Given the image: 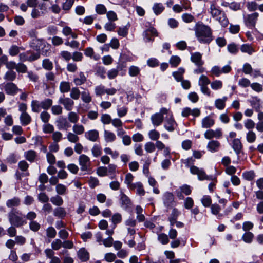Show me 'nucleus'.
<instances>
[{"instance_id": "obj_60", "label": "nucleus", "mask_w": 263, "mask_h": 263, "mask_svg": "<svg viewBox=\"0 0 263 263\" xmlns=\"http://www.w3.org/2000/svg\"><path fill=\"white\" fill-rule=\"evenodd\" d=\"M201 202L204 207H209L212 205V199L209 195H204L201 199Z\"/></svg>"}, {"instance_id": "obj_11", "label": "nucleus", "mask_w": 263, "mask_h": 263, "mask_svg": "<svg viewBox=\"0 0 263 263\" xmlns=\"http://www.w3.org/2000/svg\"><path fill=\"white\" fill-rule=\"evenodd\" d=\"M55 124L59 130H67L71 126L67 119L63 116H60L56 120Z\"/></svg>"}, {"instance_id": "obj_38", "label": "nucleus", "mask_w": 263, "mask_h": 263, "mask_svg": "<svg viewBox=\"0 0 263 263\" xmlns=\"http://www.w3.org/2000/svg\"><path fill=\"white\" fill-rule=\"evenodd\" d=\"M24 156L28 161L32 162L35 160L36 155L34 151L29 150L25 152Z\"/></svg>"}, {"instance_id": "obj_3", "label": "nucleus", "mask_w": 263, "mask_h": 263, "mask_svg": "<svg viewBox=\"0 0 263 263\" xmlns=\"http://www.w3.org/2000/svg\"><path fill=\"white\" fill-rule=\"evenodd\" d=\"M8 217L10 224L16 227H20L26 223L24 216L17 210H11L8 213Z\"/></svg>"}, {"instance_id": "obj_42", "label": "nucleus", "mask_w": 263, "mask_h": 263, "mask_svg": "<svg viewBox=\"0 0 263 263\" xmlns=\"http://www.w3.org/2000/svg\"><path fill=\"white\" fill-rule=\"evenodd\" d=\"M134 176L130 173H127L125 176L124 183L127 185V187L130 190L133 186V181L134 180Z\"/></svg>"}, {"instance_id": "obj_35", "label": "nucleus", "mask_w": 263, "mask_h": 263, "mask_svg": "<svg viewBox=\"0 0 263 263\" xmlns=\"http://www.w3.org/2000/svg\"><path fill=\"white\" fill-rule=\"evenodd\" d=\"M70 85L69 82L62 81L59 86V89L61 93L68 92L70 90Z\"/></svg>"}, {"instance_id": "obj_56", "label": "nucleus", "mask_w": 263, "mask_h": 263, "mask_svg": "<svg viewBox=\"0 0 263 263\" xmlns=\"http://www.w3.org/2000/svg\"><path fill=\"white\" fill-rule=\"evenodd\" d=\"M67 139L70 142L77 143L79 140V138L74 133L68 132L67 134Z\"/></svg>"}, {"instance_id": "obj_28", "label": "nucleus", "mask_w": 263, "mask_h": 263, "mask_svg": "<svg viewBox=\"0 0 263 263\" xmlns=\"http://www.w3.org/2000/svg\"><path fill=\"white\" fill-rule=\"evenodd\" d=\"M122 69L120 65H118L116 68H112L108 70L107 72V78L109 80L115 79L119 73V71Z\"/></svg>"}, {"instance_id": "obj_7", "label": "nucleus", "mask_w": 263, "mask_h": 263, "mask_svg": "<svg viewBox=\"0 0 263 263\" xmlns=\"http://www.w3.org/2000/svg\"><path fill=\"white\" fill-rule=\"evenodd\" d=\"M168 112V109L164 107L161 108L159 112L156 113L151 116V119L152 124L155 126L161 125L164 120V116Z\"/></svg>"}, {"instance_id": "obj_15", "label": "nucleus", "mask_w": 263, "mask_h": 263, "mask_svg": "<svg viewBox=\"0 0 263 263\" xmlns=\"http://www.w3.org/2000/svg\"><path fill=\"white\" fill-rule=\"evenodd\" d=\"M162 200L165 207H171L174 202V195L171 192H166L163 195Z\"/></svg>"}, {"instance_id": "obj_47", "label": "nucleus", "mask_w": 263, "mask_h": 263, "mask_svg": "<svg viewBox=\"0 0 263 263\" xmlns=\"http://www.w3.org/2000/svg\"><path fill=\"white\" fill-rule=\"evenodd\" d=\"M180 62L181 59L177 55H172L169 60V63L172 67H177Z\"/></svg>"}, {"instance_id": "obj_57", "label": "nucleus", "mask_w": 263, "mask_h": 263, "mask_svg": "<svg viewBox=\"0 0 263 263\" xmlns=\"http://www.w3.org/2000/svg\"><path fill=\"white\" fill-rule=\"evenodd\" d=\"M68 119L70 122L76 123L79 120V117L76 112L71 111L68 114Z\"/></svg>"}, {"instance_id": "obj_10", "label": "nucleus", "mask_w": 263, "mask_h": 263, "mask_svg": "<svg viewBox=\"0 0 263 263\" xmlns=\"http://www.w3.org/2000/svg\"><path fill=\"white\" fill-rule=\"evenodd\" d=\"M142 35L145 42H152L154 41L153 37L157 36V32L155 28L151 27L143 32Z\"/></svg>"}, {"instance_id": "obj_46", "label": "nucleus", "mask_w": 263, "mask_h": 263, "mask_svg": "<svg viewBox=\"0 0 263 263\" xmlns=\"http://www.w3.org/2000/svg\"><path fill=\"white\" fill-rule=\"evenodd\" d=\"M253 237L254 234L252 232H246L243 234L242 236V239L246 243H250L252 242Z\"/></svg>"}, {"instance_id": "obj_62", "label": "nucleus", "mask_w": 263, "mask_h": 263, "mask_svg": "<svg viewBox=\"0 0 263 263\" xmlns=\"http://www.w3.org/2000/svg\"><path fill=\"white\" fill-rule=\"evenodd\" d=\"M255 125V122L250 119H247L244 121V126L249 130H252Z\"/></svg>"}, {"instance_id": "obj_52", "label": "nucleus", "mask_w": 263, "mask_h": 263, "mask_svg": "<svg viewBox=\"0 0 263 263\" xmlns=\"http://www.w3.org/2000/svg\"><path fill=\"white\" fill-rule=\"evenodd\" d=\"M148 136L151 140L157 141L160 137V133L155 129H152L149 131Z\"/></svg>"}, {"instance_id": "obj_33", "label": "nucleus", "mask_w": 263, "mask_h": 263, "mask_svg": "<svg viewBox=\"0 0 263 263\" xmlns=\"http://www.w3.org/2000/svg\"><path fill=\"white\" fill-rule=\"evenodd\" d=\"M84 54L86 57L91 58L95 61H97L100 59L99 55L95 54L93 49L91 47H87L84 51Z\"/></svg>"}, {"instance_id": "obj_20", "label": "nucleus", "mask_w": 263, "mask_h": 263, "mask_svg": "<svg viewBox=\"0 0 263 263\" xmlns=\"http://www.w3.org/2000/svg\"><path fill=\"white\" fill-rule=\"evenodd\" d=\"M85 137L89 141L95 142L99 138V132L96 129L90 130L85 133Z\"/></svg>"}, {"instance_id": "obj_18", "label": "nucleus", "mask_w": 263, "mask_h": 263, "mask_svg": "<svg viewBox=\"0 0 263 263\" xmlns=\"http://www.w3.org/2000/svg\"><path fill=\"white\" fill-rule=\"evenodd\" d=\"M249 102L256 111H259L263 107L262 102L261 100L257 97L252 98V99L249 100Z\"/></svg>"}, {"instance_id": "obj_17", "label": "nucleus", "mask_w": 263, "mask_h": 263, "mask_svg": "<svg viewBox=\"0 0 263 263\" xmlns=\"http://www.w3.org/2000/svg\"><path fill=\"white\" fill-rule=\"evenodd\" d=\"M120 202L121 206L125 210L130 208L132 205V202L130 199L123 193H121L120 195Z\"/></svg>"}, {"instance_id": "obj_34", "label": "nucleus", "mask_w": 263, "mask_h": 263, "mask_svg": "<svg viewBox=\"0 0 263 263\" xmlns=\"http://www.w3.org/2000/svg\"><path fill=\"white\" fill-rule=\"evenodd\" d=\"M242 178L247 181H252L256 177L255 173L254 171H245L242 174Z\"/></svg>"}, {"instance_id": "obj_9", "label": "nucleus", "mask_w": 263, "mask_h": 263, "mask_svg": "<svg viewBox=\"0 0 263 263\" xmlns=\"http://www.w3.org/2000/svg\"><path fill=\"white\" fill-rule=\"evenodd\" d=\"M209 12L210 13L212 17L215 19L219 15H221L225 13L223 11L215 2H211L210 3V8L209 9Z\"/></svg>"}, {"instance_id": "obj_16", "label": "nucleus", "mask_w": 263, "mask_h": 263, "mask_svg": "<svg viewBox=\"0 0 263 263\" xmlns=\"http://www.w3.org/2000/svg\"><path fill=\"white\" fill-rule=\"evenodd\" d=\"M191 61L198 67L201 66L204 64L202 60V54L199 52L191 53Z\"/></svg>"}, {"instance_id": "obj_8", "label": "nucleus", "mask_w": 263, "mask_h": 263, "mask_svg": "<svg viewBox=\"0 0 263 263\" xmlns=\"http://www.w3.org/2000/svg\"><path fill=\"white\" fill-rule=\"evenodd\" d=\"M258 17V13L254 12L243 15V21L246 26L250 29L255 28Z\"/></svg>"}, {"instance_id": "obj_55", "label": "nucleus", "mask_w": 263, "mask_h": 263, "mask_svg": "<svg viewBox=\"0 0 263 263\" xmlns=\"http://www.w3.org/2000/svg\"><path fill=\"white\" fill-rule=\"evenodd\" d=\"M16 77V73L13 70H9L6 73L4 78L7 81H12L15 80Z\"/></svg>"}, {"instance_id": "obj_23", "label": "nucleus", "mask_w": 263, "mask_h": 263, "mask_svg": "<svg viewBox=\"0 0 263 263\" xmlns=\"http://www.w3.org/2000/svg\"><path fill=\"white\" fill-rule=\"evenodd\" d=\"M130 190H136V194L139 196H144L145 192L143 189V184L141 182H137L133 184Z\"/></svg>"}, {"instance_id": "obj_64", "label": "nucleus", "mask_w": 263, "mask_h": 263, "mask_svg": "<svg viewBox=\"0 0 263 263\" xmlns=\"http://www.w3.org/2000/svg\"><path fill=\"white\" fill-rule=\"evenodd\" d=\"M40 116L42 121L44 123H48L50 119V115L46 110L41 112Z\"/></svg>"}, {"instance_id": "obj_44", "label": "nucleus", "mask_w": 263, "mask_h": 263, "mask_svg": "<svg viewBox=\"0 0 263 263\" xmlns=\"http://www.w3.org/2000/svg\"><path fill=\"white\" fill-rule=\"evenodd\" d=\"M52 203L57 206H61L63 203V200L59 195H57L50 198Z\"/></svg>"}, {"instance_id": "obj_41", "label": "nucleus", "mask_w": 263, "mask_h": 263, "mask_svg": "<svg viewBox=\"0 0 263 263\" xmlns=\"http://www.w3.org/2000/svg\"><path fill=\"white\" fill-rule=\"evenodd\" d=\"M55 191L58 195H64L67 193V187L63 184H57L55 186Z\"/></svg>"}, {"instance_id": "obj_50", "label": "nucleus", "mask_w": 263, "mask_h": 263, "mask_svg": "<svg viewBox=\"0 0 263 263\" xmlns=\"http://www.w3.org/2000/svg\"><path fill=\"white\" fill-rule=\"evenodd\" d=\"M140 72V69L139 67L136 66H131L129 67L128 73L130 77H136Z\"/></svg>"}, {"instance_id": "obj_21", "label": "nucleus", "mask_w": 263, "mask_h": 263, "mask_svg": "<svg viewBox=\"0 0 263 263\" xmlns=\"http://www.w3.org/2000/svg\"><path fill=\"white\" fill-rule=\"evenodd\" d=\"M214 124V120L210 116H208L202 119L201 127L203 128H209L212 127Z\"/></svg>"}, {"instance_id": "obj_51", "label": "nucleus", "mask_w": 263, "mask_h": 263, "mask_svg": "<svg viewBox=\"0 0 263 263\" xmlns=\"http://www.w3.org/2000/svg\"><path fill=\"white\" fill-rule=\"evenodd\" d=\"M42 67L47 70H51L53 69L52 62L48 59H45L42 61Z\"/></svg>"}, {"instance_id": "obj_45", "label": "nucleus", "mask_w": 263, "mask_h": 263, "mask_svg": "<svg viewBox=\"0 0 263 263\" xmlns=\"http://www.w3.org/2000/svg\"><path fill=\"white\" fill-rule=\"evenodd\" d=\"M31 110L34 112H39L42 108L40 102L37 100H32L31 103Z\"/></svg>"}, {"instance_id": "obj_5", "label": "nucleus", "mask_w": 263, "mask_h": 263, "mask_svg": "<svg viewBox=\"0 0 263 263\" xmlns=\"http://www.w3.org/2000/svg\"><path fill=\"white\" fill-rule=\"evenodd\" d=\"M79 163L82 171L85 174H90L91 172V161L90 158L85 154L81 155L79 157Z\"/></svg>"}, {"instance_id": "obj_4", "label": "nucleus", "mask_w": 263, "mask_h": 263, "mask_svg": "<svg viewBox=\"0 0 263 263\" xmlns=\"http://www.w3.org/2000/svg\"><path fill=\"white\" fill-rule=\"evenodd\" d=\"M94 91L96 96L102 97L105 93L108 96L115 95L118 90L114 87L106 88L104 85L100 84L95 87Z\"/></svg>"}, {"instance_id": "obj_63", "label": "nucleus", "mask_w": 263, "mask_h": 263, "mask_svg": "<svg viewBox=\"0 0 263 263\" xmlns=\"http://www.w3.org/2000/svg\"><path fill=\"white\" fill-rule=\"evenodd\" d=\"M80 95V91L77 87H73L71 89L70 96L74 100H78Z\"/></svg>"}, {"instance_id": "obj_31", "label": "nucleus", "mask_w": 263, "mask_h": 263, "mask_svg": "<svg viewBox=\"0 0 263 263\" xmlns=\"http://www.w3.org/2000/svg\"><path fill=\"white\" fill-rule=\"evenodd\" d=\"M240 50L243 53H246L249 55H251L255 52L254 49L251 46V45L249 44H242L240 48Z\"/></svg>"}, {"instance_id": "obj_29", "label": "nucleus", "mask_w": 263, "mask_h": 263, "mask_svg": "<svg viewBox=\"0 0 263 263\" xmlns=\"http://www.w3.org/2000/svg\"><path fill=\"white\" fill-rule=\"evenodd\" d=\"M86 81V78L83 72H80L77 77L73 79V83L77 86L83 84Z\"/></svg>"}, {"instance_id": "obj_36", "label": "nucleus", "mask_w": 263, "mask_h": 263, "mask_svg": "<svg viewBox=\"0 0 263 263\" xmlns=\"http://www.w3.org/2000/svg\"><path fill=\"white\" fill-rule=\"evenodd\" d=\"M53 214L54 216L62 219L66 216V212L64 208L58 207L54 210Z\"/></svg>"}, {"instance_id": "obj_43", "label": "nucleus", "mask_w": 263, "mask_h": 263, "mask_svg": "<svg viewBox=\"0 0 263 263\" xmlns=\"http://www.w3.org/2000/svg\"><path fill=\"white\" fill-rule=\"evenodd\" d=\"M20 200L17 197H14L12 199H9L6 202V205L8 208L17 206L20 205Z\"/></svg>"}, {"instance_id": "obj_24", "label": "nucleus", "mask_w": 263, "mask_h": 263, "mask_svg": "<svg viewBox=\"0 0 263 263\" xmlns=\"http://www.w3.org/2000/svg\"><path fill=\"white\" fill-rule=\"evenodd\" d=\"M228 100V97L226 96L223 97L222 98L217 99L215 101V106L219 110H222L225 108L226 102Z\"/></svg>"}, {"instance_id": "obj_49", "label": "nucleus", "mask_w": 263, "mask_h": 263, "mask_svg": "<svg viewBox=\"0 0 263 263\" xmlns=\"http://www.w3.org/2000/svg\"><path fill=\"white\" fill-rule=\"evenodd\" d=\"M91 151L92 155L95 157H98L102 154L101 147L98 144H95L92 147Z\"/></svg>"}, {"instance_id": "obj_54", "label": "nucleus", "mask_w": 263, "mask_h": 263, "mask_svg": "<svg viewBox=\"0 0 263 263\" xmlns=\"http://www.w3.org/2000/svg\"><path fill=\"white\" fill-rule=\"evenodd\" d=\"M81 99L85 103H89L91 100V97L88 91H84L81 93Z\"/></svg>"}, {"instance_id": "obj_1", "label": "nucleus", "mask_w": 263, "mask_h": 263, "mask_svg": "<svg viewBox=\"0 0 263 263\" xmlns=\"http://www.w3.org/2000/svg\"><path fill=\"white\" fill-rule=\"evenodd\" d=\"M195 35L201 43L209 44L213 40L212 30L208 26L196 24L195 26Z\"/></svg>"}, {"instance_id": "obj_27", "label": "nucleus", "mask_w": 263, "mask_h": 263, "mask_svg": "<svg viewBox=\"0 0 263 263\" xmlns=\"http://www.w3.org/2000/svg\"><path fill=\"white\" fill-rule=\"evenodd\" d=\"M78 256L82 261H86L89 258V254L85 248H81L78 252Z\"/></svg>"}, {"instance_id": "obj_13", "label": "nucleus", "mask_w": 263, "mask_h": 263, "mask_svg": "<svg viewBox=\"0 0 263 263\" xmlns=\"http://www.w3.org/2000/svg\"><path fill=\"white\" fill-rule=\"evenodd\" d=\"M222 136L221 129L218 128L215 130L213 129H208L204 134V137L207 139H211L212 138L219 139Z\"/></svg>"}, {"instance_id": "obj_14", "label": "nucleus", "mask_w": 263, "mask_h": 263, "mask_svg": "<svg viewBox=\"0 0 263 263\" xmlns=\"http://www.w3.org/2000/svg\"><path fill=\"white\" fill-rule=\"evenodd\" d=\"M59 103L64 105V108L68 111L72 109L74 105L73 101L69 98L60 97L58 101Z\"/></svg>"}, {"instance_id": "obj_59", "label": "nucleus", "mask_w": 263, "mask_h": 263, "mask_svg": "<svg viewBox=\"0 0 263 263\" xmlns=\"http://www.w3.org/2000/svg\"><path fill=\"white\" fill-rule=\"evenodd\" d=\"M72 130L76 135H81L84 132V127L82 125L75 124L72 127Z\"/></svg>"}, {"instance_id": "obj_37", "label": "nucleus", "mask_w": 263, "mask_h": 263, "mask_svg": "<svg viewBox=\"0 0 263 263\" xmlns=\"http://www.w3.org/2000/svg\"><path fill=\"white\" fill-rule=\"evenodd\" d=\"M164 10V7L161 3H155L153 6L154 13L158 15L161 14Z\"/></svg>"}, {"instance_id": "obj_12", "label": "nucleus", "mask_w": 263, "mask_h": 263, "mask_svg": "<svg viewBox=\"0 0 263 263\" xmlns=\"http://www.w3.org/2000/svg\"><path fill=\"white\" fill-rule=\"evenodd\" d=\"M4 86L6 93L9 95L14 96L16 94L18 91H21V90L18 89L17 86L13 83H7L4 85L2 84L1 85V86Z\"/></svg>"}, {"instance_id": "obj_30", "label": "nucleus", "mask_w": 263, "mask_h": 263, "mask_svg": "<svg viewBox=\"0 0 263 263\" xmlns=\"http://www.w3.org/2000/svg\"><path fill=\"white\" fill-rule=\"evenodd\" d=\"M20 119L21 123L24 126L28 125L31 121V118L27 112L22 113Z\"/></svg>"}, {"instance_id": "obj_25", "label": "nucleus", "mask_w": 263, "mask_h": 263, "mask_svg": "<svg viewBox=\"0 0 263 263\" xmlns=\"http://www.w3.org/2000/svg\"><path fill=\"white\" fill-rule=\"evenodd\" d=\"M217 21L221 26L222 27H226L229 24V20L227 18L226 13H223L221 15H219L217 17L214 19Z\"/></svg>"}, {"instance_id": "obj_58", "label": "nucleus", "mask_w": 263, "mask_h": 263, "mask_svg": "<svg viewBox=\"0 0 263 263\" xmlns=\"http://www.w3.org/2000/svg\"><path fill=\"white\" fill-rule=\"evenodd\" d=\"M144 149L147 153H152L155 151V144L152 142H147L144 145Z\"/></svg>"}, {"instance_id": "obj_32", "label": "nucleus", "mask_w": 263, "mask_h": 263, "mask_svg": "<svg viewBox=\"0 0 263 263\" xmlns=\"http://www.w3.org/2000/svg\"><path fill=\"white\" fill-rule=\"evenodd\" d=\"M184 72V69L182 67H180L177 71L173 72L172 75L177 81L180 82L183 79V74Z\"/></svg>"}, {"instance_id": "obj_6", "label": "nucleus", "mask_w": 263, "mask_h": 263, "mask_svg": "<svg viewBox=\"0 0 263 263\" xmlns=\"http://www.w3.org/2000/svg\"><path fill=\"white\" fill-rule=\"evenodd\" d=\"M165 115L166 116L164 118V127L168 132H172L175 130L177 126V123L173 118L172 112L169 109L168 112Z\"/></svg>"}, {"instance_id": "obj_61", "label": "nucleus", "mask_w": 263, "mask_h": 263, "mask_svg": "<svg viewBox=\"0 0 263 263\" xmlns=\"http://www.w3.org/2000/svg\"><path fill=\"white\" fill-rule=\"evenodd\" d=\"M228 51L231 54H236L238 53L239 48L234 43L229 44L227 46Z\"/></svg>"}, {"instance_id": "obj_2", "label": "nucleus", "mask_w": 263, "mask_h": 263, "mask_svg": "<svg viewBox=\"0 0 263 263\" xmlns=\"http://www.w3.org/2000/svg\"><path fill=\"white\" fill-rule=\"evenodd\" d=\"M194 161L195 160L192 157L181 160V162L185 164L186 167H190V172L191 174L197 175L199 180H203L212 179V177L207 176L202 168H199L198 167L193 165Z\"/></svg>"}, {"instance_id": "obj_19", "label": "nucleus", "mask_w": 263, "mask_h": 263, "mask_svg": "<svg viewBox=\"0 0 263 263\" xmlns=\"http://www.w3.org/2000/svg\"><path fill=\"white\" fill-rule=\"evenodd\" d=\"M220 146V143L217 140H211L207 144V149L211 153H215L218 151Z\"/></svg>"}, {"instance_id": "obj_53", "label": "nucleus", "mask_w": 263, "mask_h": 263, "mask_svg": "<svg viewBox=\"0 0 263 263\" xmlns=\"http://www.w3.org/2000/svg\"><path fill=\"white\" fill-rule=\"evenodd\" d=\"M95 11L96 13L99 15H103L106 14L107 10L105 6L103 4H97L95 7Z\"/></svg>"}, {"instance_id": "obj_39", "label": "nucleus", "mask_w": 263, "mask_h": 263, "mask_svg": "<svg viewBox=\"0 0 263 263\" xmlns=\"http://www.w3.org/2000/svg\"><path fill=\"white\" fill-rule=\"evenodd\" d=\"M52 100L49 98H47L40 102L41 106L42 109L44 110H48L52 104Z\"/></svg>"}, {"instance_id": "obj_40", "label": "nucleus", "mask_w": 263, "mask_h": 263, "mask_svg": "<svg viewBox=\"0 0 263 263\" xmlns=\"http://www.w3.org/2000/svg\"><path fill=\"white\" fill-rule=\"evenodd\" d=\"M211 213L217 216V218L220 219L222 214H219V212L221 210L220 206L217 204H213L211 206Z\"/></svg>"}, {"instance_id": "obj_26", "label": "nucleus", "mask_w": 263, "mask_h": 263, "mask_svg": "<svg viewBox=\"0 0 263 263\" xmlns=\"http://www.w3.org/2000/svg\"><path fill=\"white\" fill-rule=\"evenodd\" d=\"M232 148L237 155H239L242 149V145L239 139H234L232 142Z\"/></svg>"}, {"instance_id": "obj_22", "label": "nucleus", "mask_w": 263, "mask_h": 263, "mask_svg": "<svg viewBox=\"0 0 263 263\" xmlns=\"http://www.w3.org/2000/svg\"><path fill=\"white\" fill-rule=\"evenodd\" d=\"M103 136L106 143H112L116 139V136L113 132L106 129L104 130Z\"/></svg>"}, {"instance_id": "obj_48", "label": "nucleus", "mask_w": 263, "mask_h": 263, "mask_svg": "<svg viewBox=\"0 0 263 263\" xmlns=\"http://www.w3.org/2000/svg\"><path fill=\"white\" fill-rule=\"evenodd\" d=\"M256 139V134L252 130H249L246 134V140L248 143H254Z\"/></svg>"}]
</instances>
